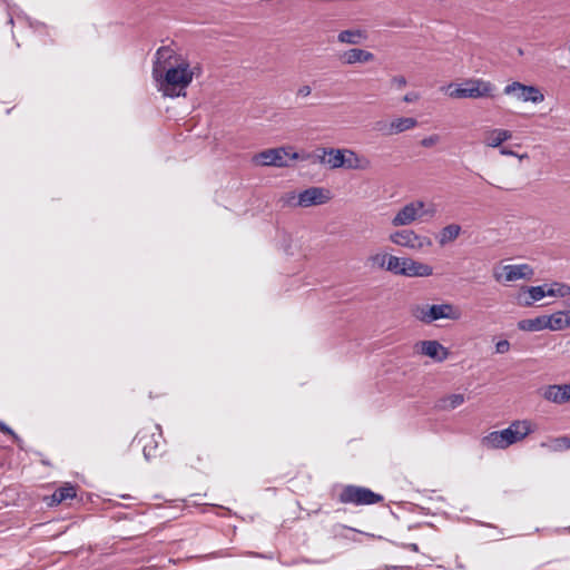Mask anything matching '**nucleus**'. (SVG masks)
<instances>
[{
  "label": "nucleus",
  "instance_id": "obj_14",
  "mask_svg": "<svg viewBox=\"0 0 570 570\" xmlns=\"http://www.w3.org/2000/svg\"><path fill=\"white\" fill-rule=\"evenodd\" d=\"M372 167L370 158L358 155L353 149H345V165L344 168L350 170H368Z\"/></svg>",
  "mask_w": 570,
  "mask_h": 570
},
{
  "label": "nucleus",
  "instance_id": "obj_32",
  "mask_svg": "<svg viewBox=\"0 0 570 570\" xmlns=\"http://www.w3.org/2000/svg\"><path fill=\"white\" fill-rule=\"evenodd\" d=\"M552 448L556 451H562L570 449V438L569 436H560L552 441Z\"/></svg>",
  "mask_w": 570,
  "mask_h": 570
},
{
  "label": "nucleus",
  "instance_id": "obj_48",
  "mask_svg": "<svg viewBox=\"0 0 570 570\" xmlns=\"http://www.w3.org/2000/svg\"><path fill=\"white\" fill-rule=\"evenodd\" d=\"M9 23H10V24H13V19H12V17L9 19Z\"/></svg>",
  "mask_w": 570,
  "mask_h": 570
},
{
  "label": "nucleus",
  "instance_id": "obj_43",
  "mask_svg": "<svg viewBox=\"0 0 570 570\" xmlns=\"http://www.w3.org/2000/svg\"><path fill=\"white\" fill-rule=\"evenodd\" d=\"M13 441L16 442V444L18 445V448L20 450H23V440L17 434L14 433L13 436H12Z\"/></svg>",
  "mask_w": 570,
  "mask_h": 570
},
{
  "label": "nucleus",
  "instance_id": "obj_25",
  "mask_svg": "<svg viewBox=\"0 0 570 570\" xmlns=\"http://www.w3.org/2000/svg\"><path fill=\"white\" fill-rule=\"evenodd\" d=\"M461 226L458 224H450L443 227L438 236V242L441 246H444L455 240L461 234Z\"/></svg>",
  "mask_w": 570,
  "mask_h": 570
},
{
  "label": "nucleus",
  "instance_id": "obj_3",
  "mask_svg": "<svg viewBox=\"0 0 570 570\" xmlns=\"http://www.w3.org/2000/svg\"><path fill=\"white\" fill-rule=\"evenodd\" d=\"M494 85L481 78H470L453 88L449 85L448 95L454 99H480L493 97Z\"/></svg>",
  "mask_w": 570,
  "mask_h": 570
},
{
  "label": "nucleus",
  "instance_id": "obj_17",
  "mask_svg": "<svg viewBox=\"0 0 570 570\" xmlns=\"http://www.w3.org/2000/svg\"><path fill=\"white\" fill-rule=\"evenodd\" d=\"M422 353L439 362L444 361L449 355L448 350L438 341H423Z\"/></svg>",
  "mask_w": 570,
  "mask_h": 570
},
{
  "label": "nucleus",
  "instance_id": "obj_46",
  "mask_svg": "<svg viewBox=\"0 0 570 570\" xmlns=\"http://www.w3.org/2000/svg\"><path fill=\"white\" fill-rule=\"evenodd\" d=\"M546 296H557V287L556 288L551 287V288L547 289Z\"/></svg>",
  "mask_w": 570,
  "mask_h": 570
},
{
  "label": "nucleus",
  "instance_id": "obj_22",
  "mask_svg": "<svg viewBox=\"0 0 570 570\" xmlns=\"http://www.w3.org/2000/svg\"><path fill=\"white\" fill-rule=\"evenodd\" d=\"M464 401L465 397L463 394L454 393L439 399L436 407L441 411H451L462 405Z\"/></svg>",
  "mask_w": 570,
  "mask_h": 570
},
{
  "label": "nucleus",
  "instance_id": "obj_37",
  "mask_svg": "<svg viewBox=\"0 0 570 570\" xmlns=\"http://www.w3.org/2000/svg\"><path fill=\"white\" fill-rule=\"evenodd\" d=\"M374 128L377 130V131H381L383 135L385 136H391L389 134V122H385V121H376L375 122V126Z\"/></svg>",
  "mask_w": 570,
  "mask_h": 570
},
{
  "label": "nucleus",
  "instance_id": "obj_11",
  "mask_svg": "<svg viewBox=\"0 0 570 570\" xmlns=\"http://www.w3.org/2000/svg\"><path fill=\"white\" fill-rule=\"evenodd\" d=\"M429 313L430 324L443 318L458 321L461 317V311L451 303L430 305Z\"/></svg>",
  "mask_w": 570,
  "mask_h": 570
},
{
  "label": "nucleus",
  "instance_id": "obj_45",
  "mask_svg": "<svg viewBox=\"0 0 570 570\" xmlns=\"http://www.w3.org/2000/svg\"><path fill=\"white\" fill-rule=\"evenodd\" d=\"M435 214V208L432 207V208H429V209H424L423 208V216H430V217H433Z\"/></svg>",
  "mask_w": 570,
  "mask_h": 570
},
{
  "label": "nucleus",
  "instance_id": "obj_18",
  "mask_svg": "<svg viewBox=\"0 0 570 570\" xmlns=\"http://www.w3.org/2000/svg\"><path fill=\"white\" fill-rule=\"evenodd\" d=\"M512 138V132L507 129H491L485 132L484 144L488 147L497 148Z\"/></svg>",
  "mask_w": 570,
  "mask_h": 570
},
{
  "label": "nucleus",
  "instance_id": "obj_39",
  "mask_svg": "<svg viewBox=\"0 0 570 570\" xmlns=\"http://www.w3.org/2000/svg\"><path fill=\"white\" fill-rule=\"evenodd\" d=\"M284 204L288 206H296L295 203L297 202V195L295 193H288L283 198Z\"/></svg>",
  "mask_w": 570,
  "mask_h": 570
},
{
  "label": "nucleus",
  "instance_id": "obj_38",
  "mask_svg": "<svg viewBox=\"0 0 570 570\" xmlns=\"http://www.w3.org/2000/svg\"><path fill=\"white\" fill-rule=\"evenodd\" d=\"M328 151V148H318L316 149V155L315 157L317 158V160L321 163V164H326L327 159H326V156Z\"/></svg>",
  "mask_w": 570,
  "mask_h": 570
},
{
  "label": "nucleus",
  "instance_id": "obj_6",
  "mask_svg": "<svg viewBox=\"0 0 570 570\" xmlns=\"http://www.w3.org/2000/svg\"><path fill=\"white\" fill-rule=\"evenodd\" d=\"M390 240L397 246L413 250H422L432 245V240L429 237L419 235L412 229L396 230L390 235Z\"/></svg>",
  "mask_w": 570,
  "mask_h": 570
},
{
  "label": "nucleus",
  "instance_id": "obj_31",
  "mask_svg": "<svg viewBox=\"0 0 570 570\" xmlns=\"http://www.w3.org/2000/svg\"><path fill=\"white\" fill-rule=\"evenodd\" d=\"M390 256L391 255H387V254H375L370 257V261L373 266L386 269V263H387V258H390Z\"/></svg>",
  "mask_w": 570,
  "mask_h": 570
},
{
  "label": "nucleus",
  "instance_id": "obj_15",
  "mask_svg": "<svg viewBox=\"0 0 570 570\" xmlns=\"http://www.w3.org/2000/svg\"><path fill=\"white\" fill-rule=\"evenodd\" d=\"M403 271V276L406 277H428L433 274L432 266L407 257H405V267Z\"/></svg>",
  "mask_w": 570,
  "mask_h": 570
},
{
  "label": "nucleus",
  "instance_id": "obj_21",
  "mask_svg": "<svg viewBox=\"0 0 570 570\" xmlns=\"http://www.w3.org/2000/svg\"><path fill=\"white\" fill-rule=\"evenodd\" d=\"M417 126V120L413 117H400L389 122V134L397 135Z\"/></svg>",
  "mask_w": 570,
  "mask_h": 570
},
{
  "label": "nucleus",
  "instance_id": "obj_29",
  "mask_svg": "<svg viewBox=\"0 0 570 570\" xmlns=\"http://www.w3.org/2000/svg\"><path fill=\"white\" fill-rule=\"evenodd\" d=\"M404 267H405V258H400V257H396L393 255H391L390 258H387L386 271H389L395 275L403 276Z\"/></svg>",
  "mask_w": 570,
  "mask_h": 570
},
{
  "label": "nucleus",
  "instance_id": "obj_41",
  "mask_svg": "<svg viewBox=\"0 0 570 570\" xmlns=\"http://www.w3.org/2000/svg\"><path fill=\"white\" fill-rule=\"evenodd\" d=\"M417 99H419V96H417V94H415V92H409V94H406V95L403 97V101H404V102H407V104H410V102H414V101H415V100H417Z\"/></svg>",
  "mask_w": 570,
  "mask_h": 570
},
{
  "label": "nucleus",
  "instance_id": "obj_27",
  "mask_svg": "<svg viewBox=\"0 0 570 570\" xmlns=\"http://www.w3.org/2000/svg\"><path fill=\"white\" fill-rule=\"evenodd\" d=\"M326 165L331 169L342 168L345 165V149L328 148Z\"/></svg>",
  "mask_w": 570,
  "mask_h": 570
},
{
  "label": "nucleus",
  "instance_id": "obj_42",
  "mask_svg": "<svg viewBox=\"0 0 570 570\" xmlns=\"http://www.w3.org/2000/svg\"><path fill=\"white\" fill-rule=\"evenodd\" d=\"M0 431L6 434H9L11 436H13V434H14V431L10 426H8L4 422H0Z\"/></svg>",
  "mask_w": 570,
  "mask_h": 570
},
{
  "label": "nucleus",
  "instance_id": "obj_20",
  "mask_svg": "<svg viewBox=\"0 0 570 570\" xmlns=\"http://www.w3.org/2000/svg\"><path fill=\"white\" fill-rule=\"evenodd\" d=\"M546 297L544 286L525 287L524 292L519 295V303L523 306H530Z\"/></svg>",
  "mask_w": 570,
  "mask_h": 570
},
{
  "label": "nucleus",
  "instance_id": "obj_13",
  "mask_svg": "<svg viewBox=\"0 0 570 570\" xmlns=\"http://www.w3.org/2000/svg\"><path fill=\"white\" fill-rule=\"evenodd\" d=\"M338 60L343 65L365 63L374 60V55L364 49L352 48L340 53Z\"/></svg>",
  "mask_w": 570,
  "mask_h": 570
},
{
  "label": "nucleus",
  "instance_id": "obj_24",
  "mask_svg": "<svg viewBox=\"0 0 570 570\" xmlns=\"http://www.w3.org/2000/svg\"><path fill=\"white\" fill-rule=\"evenodd\" d=\"M518 328L525 332L542 331L547 327V315L538 316L534 318L521 320L518 323Z\"/></svg>",
  "mask_w": 570,
  "mask_h": 570
},
{
  "label": "nucleus",
  "instance_id": "obj_1",
  "mask_svg": "<svg viewBox=\"0 0 570 570\" xmlns=\"http://www.w3.org/2000/svg\"><path fill=\"white\" fill-rule=\"evenodd\" d=\"M200 68L190 66L187 62L176 63L164 71L158 67L153 68V78L157 83V89L165 97L177 98L186 96V88L191 82L195 75H199Z\"/></svg>",
  "mask_w": 570,
  "mask_h": 570
},
{
  "label": "nucleus",
  "instance_id": "obj_9",
  "mask_svg": "<svg viewBox=\"0 0 570 570\" xmlns=\"http://www.w3.org/2000/svg\"><path fill=\"white\" fill-rule=\"evenodd\" d=\"M425 204L422 200H414L405 204L399 212L394 215L391 220V224L394 227L407 226L415 222L416 219L423 217V208Z\"/></svg>",
  "mask_w": 570,
  "mask_h": 570
},
{
  "label": "nucleus",
  "instance_id": "obj_34",
  "mask_svg": "<svg viewBox=\"0 0 570 570\" xmlns=\"http://www.w3.org/2000/svg\"><path fill=\"white\" fill-rule=\"evenodd\" d=\"M439 140H440V137L438 135H431V136L424 137L421 140V145L425 148H430V147L434 146L435 144H438Z\"/></svg>",
  "mask_w": 570,
  "mask_h": 570
},
{
  "label": "nucleus",
  "instance_id": "obj_36",
  "mask_svg": "<svg viewBox=\"0 0 570 570\" xmlns=\"http://www.w3.org/2000/svg\"><path fill=\"white\" fill-rule=\"evenodd\" d=\"M312 94V88L308 85L301 86L297 91L296 96L301 98H306Z\"/></svg>",
  "mask_w": 570,
  "mask_h": 570
},
{
  "label": "nucleus",
  "instance_id": "obj_8",
  "mask_svg": "<svg viewBox=\"0 0 570 570\" xmlns=\"http://www.w3.org/2000/svg\"><path fill=\"white\" fill-rule=\"evenodd\" d=\"M533 269L528 264L504 265L500 271L493 272V277L499 283H510L518 279H531Z\"/></svg>",
  "mask_w": 570,
  "mask_h": 570
},
{
  "label": "nucleus",
  "instance_id": "obj_28",
  "mask_svg": "<svg viewBox=\"0 0 570 570\" xmlns=\"http://www.w3.org/2000/svg\"><path fill=\"white\" fill-rule=\"evenodd\" d=\"M76 487L72 484H65L60 488H58L53 494H52V502L55 503H61L68 499H72L76 497Z\"/></svg>",
  "mask_w": 570,
  "mask_h": 570
},
{
  "label": "nucleus",
  "instance_id": "obj_23",
  "mask_svg": "<svg viewBox=\"0 0 570 570\" xmlns=\"http://www.w3.org/2000/svg\"><path fill=\"white\" fill-rule=\"evenodd\" d=\"M366 38V32L361 29L343 30L337 35V40L347 45H360Z\"/></svg>",
  "mask_w": 570,
  "mask_h": 570
},
{
  "label": "nucleus",
  "instance_id": "obj_2",
  "mask_svg": "<svg viewBox=\"0 0 570 570\" xmlns=\"http://www.w3.org/2000/svg\"><path fill=\"white\" fill-rule=\"evenodd\" d=\"M532 432L529 421H513L507 429L493 431L482 438V445L487 449L504 450L523 440Z\"/></svg>",
  "mask_w": 570,
  "mask_h": 570
},
{
  "label": "nucleus",
  "instance_id": "obj_26",
  "mask_svg": "<svg viewBox=\"0 0 570 570\" xmlns=\"http://www.w3.org/2000/svg\"><path fill=\"white\" fill-rule=\"evenodd\" d=\"M139 442H142V453L147 461L156 458L158 454V441L155 439V435L150 436H141Z\"/></svg>",
  "mask_w": 570,
  "mask_h": 570
},
{
  "label": "nucleus",
  "instance_id": "obj_19",
  "mask_svg": "<svg viewBox=\"0 0 570 570\" xmlns=\"http://www.w3.org/2000/svg\"><path fill=\"white\" fill-rule=\"evenodd\" d=\"M547 327L551 331L570 327V311H560L547 316Z\"/></svg>",
  "mask_w": 570,
  "mask_h": 570
},
{
  "label": "nucleus",
  "instance_id": "obj_49",
  "mask_svg": "<svg viewBox=\"0 0 570 570\" xmlns=\"http://www.w3.org/2000/svg\"><path fill=\"white\" fill-rule=\"evenodd\" d=\"M569 51H570V43H569Z\"/></svg>",
  "mask_w": 570,
  "mask_h": 570
},
{
  "label": "nucleus",
  "instance_id": "obj_7",
  "mask_svg": "<svg viewBox=\"0 0 570 570\" xmlns=\"http://www.w3.org/2000/svg\"><path fill=\"white\" fill-rule=\"evenodd\" d=\"M503 94L513 96L523 102L530 101L533 104H540L544 100V95L538 87L532 85H524L519 81H513L507 85L503 89Z\"/></svg>",
  "mask_w": 570,
  "mask_h": 570
},
{
  "label": "nucleus",
  "instance_id": "obj_5",
  "mask_svg": "<svg viewBox=\"0 0 570 570\" xmlns=\"http://www.w3.org/2000/svg\"><path fill=\"white\" fill-rule=\"evenodd\" d=\"M298 158L293 147H278L261 151L254 156V161L261 166L287 167L291 160Z\"/></svg>",
  "mask_w": 570,
  "mask_h": 570
},
{
  "label": "nucleus",
  "instance_id": "obj_40",
  "mask_svg": "<svg viewBox=\"0 0 570 570\" xmlns=\"http://www.w3.org/2000/svg\"><path fill=\"white\" fill-rule=\"evenodd\" d=\"M392 82L400 89L406 86V79L403 76H395Z\"/></svg>",
  "mask_w": 570,
  "mask_h": 570
},
{
  "label": "nucleus",
  "instance_id": "obj_44",
  "mask_svg": "<svg viewBox=\"0 0 570 570\" xmlns=\"http://www.w3.org/2000/svg\"><path fill=\"white\" fill-rule=\"evenodd\" d=\"M500 154L503 156H517V154L514 151H512L511 149H509L508 147H501Z\"/></svg>",
  "mask_w": 570,
  "mask_h": 570
},
{
  "label": "nucleus",
  "instance_id": "obj_47",
  "mask_svg": "<svg viewBox=\"0 0 570 570\" xmlns=\"http://www.w3.org/2000/svg\"><path fill=\"white\" fill-rule=\"evenodd\" d=\"M409 548L414 551V552H417L419 551V546L416 543H410L409 544Z\"/></svg>",
  "mask_w": 570,
  "mask_h": 570
},
{
  "label": "nucleus",
  "instance_id": "obj_4",
  "mask_svg": "<svg viewBox=\"0 0 570 570\" xmlns=\"http://www.w3.org/2000/svg\"><path fill=\"white\" fill-rule=\"evenodd\" d=\"M384 498L371 489L360 485H345L338 494V501L343 504L371 505L382 502Z\"/></svg>",
  "mask_w": 570,
  "mask_h": 570
},
{
  "label": "nucleus",
  "instance_id": "obj_16",
  "mask_svg": "<svg viewBox=\"0 0 570 570\" xmlns=\"http://www.w3.org/2000/svg\"><path fill=\"white\" fill-rule=\"evenodd\" d=\"M173 59H175L174 49L167 46H163L156 51L153 68L158 67V70L160 69L164 71L165 69L176 65L171 61Z\"/></svg>",
  "mask_w": 570,
  "mask_h": 570
},
{
  "label": "nucleus",
  "instance_id": "obj_33",
  "mask_svg": "<svg viewBox=\"0 0 570 570\" xmlns=\"http://www.w3.org/2000/svg\"><path fill=\"white\" fill-rule=\"evenodd\" d=\"M553 286L557 287V296H560V297L570 296V285L554 283Z\"/></svg>",
  "mask_w": 570,
  "mask_h": 570
},
{
  "label": "nucleus",
  "instance_id": "obj_10",
  "mask_svg": "<svg viewBox=\"0 0 570 570\" xmlns=\"http://www.w3.org/2000/svg\"><path fill=\"white\" fill-rule=\"evenodd\" d=\"M331 199V193L328 189L322 187H309L297 194V202L295 203L298 207H311L317 205H324Z\"/></svg>",
  "mask_w": 570,
  "mask_h": 570
},
{
  "label": "nucleus",
  "instance_id": "obj_30",
  "mask_svg": "<svg viewBox=\"0 0 570 570\" xmlns=\"http://www.w3.org/2000/svg\"><path fill=\"white\" fill-rule=\"evenodd\" d=\"M429 307L430 305H415L412 307V315L420 322L424 324H430L429 316Z\"/></svg>",
  "mask_w": 570,
  "mask_h": 570
},
{
  "label": "nucleus",
  "instance_id": "obj_12",
  "mask_svg": "<svg viewBox=\"0 0 570 570\" xmlns=\"http://www.w3.org/2000/svg\"><path fill=\"white\" fill-rule=\"evenodd\" d=\"M543 397L556 404H563L570 401V383L548 385L543 391Z\"/></svg>",
  "mask_w": 570,
  "mask_h": 570
},
{
  "label": "nucleus",
  "instance_id": "obj_35",
  "mask_svg": "<svg viewBox=\"0 0 570 570\" xmlns=\"http://www.w3.org/2000/svg\"><path fill=\"white\" fill-rule=\"evenodd\" d=\"M510 350V343L507 340L499 341L495 344V352L498 354H504Z\"/></svg>",
  "mask_w": 570,
  "mask_h": 570
}]
</instances>
